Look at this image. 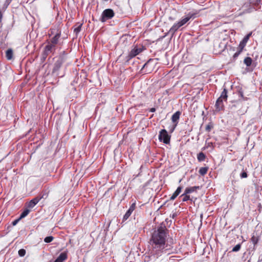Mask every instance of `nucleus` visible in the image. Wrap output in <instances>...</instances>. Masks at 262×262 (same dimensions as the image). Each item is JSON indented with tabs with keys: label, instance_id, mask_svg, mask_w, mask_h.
Masks as SVG:
<instances>
[{
	"label": "nucleus",
	"instance_id": "obj_1",
	"mask_svg": "<svg viewBox=\"0 0 262 262\" xmlns=\"http://www.w3.org/2000/svg\"><path fill=\"white\" fill-rule=\"evenodd\" d=\"M165 227H160L155 230L151 234L149 244L152 249L151 253L149 256L150 260H155L158 257L159 254L166 247V234Z\"/></svg>",
	"mask_w": 262,
	"mask_h": 262
},
{
	"label": "nucleus",
	"instance_id": "obj_2",
	"mask_svg": "<svg viewBox=\"0 0 262 262\" xmlns=\"http://www.w3.org/2000/svg\"><path fill=\"white\" fill-rule=\"evenodd\" d=\"M115 13L111 9L104 10L101 15L100 20L102 22H105L106 20L112 18L114 17Z\"/></svg>",
	"mask_w": 262,
	"mask_h": 262
},
{
	"label": "nucleus",
	"instance_id": "obj_3",
	"mask_svg": "<svg viewBox=\"0 0 262 262\" xmlns=\"http://www.w3.org/2000/svg\"><path fill=\"white\" fill-rule=\"evenodd\" d=\"M170 136L168 135L165 129H162L159 135V140L165 144H168L170 142Z\"/></svg>",
	"mask_w": 262,
	"mask_h": 262
},
{
	"label": "nucleus",
	"instance_id": "obj_4",
	"mask_svg": "<svg viewBox=\"0 0 262 262\" xmlns=\"http://www.w3.org/2000/svg\"><path fill=\"white\" fill-rule=\"evenodd\" d=\"M142 51V49L138 48L137 46H135L134 48L130 51L127 56H126V61L128 62L133 57L138 55Z\"/></svg>",
	"mask_w": 262,
	"mask_h": 262
},
{
	"label": "nucleus",
	"instance_id": "obj_5",
	"mask_svg": "<svg viewBox=\"0 0 262 262\" xmlns=\"http://www.w3.org/2000/svg\"><path fill=\"white\" fill-rule=\"evenodd\" d=\"M56 47L55 46L48 42V44L45 46L43 50V57L46 58L49 54L53 53Z\"/></svg>",
	"mask_w": 262,
	"mask_h": 262
},
{
	"label": "nucleus",
	"instance_id": "obj_6",
	"mask_svg": "<svg viewBox=\"0 0 262 262\" xmlns=\"http://www.w3.org/2000/svg\"><path fill=\"white\" fill-rule=\"evenodd\" d=\"M242 107V103L239 101H232L229 105V108L232 112H237Z\"/></svg>",
	"mask_w": 262,
	"mask_h": 262
},
{
	"label": "nucleus",
	"instance_id": "obj_7",
	"mask_svg": "<svg viewBox=\"0 0 262 262\" xmlns=\"http://www.w3.org/2000/svg\"><path fill=\"white\" fill-rule=\"evenodd\" d=\"M63 62V57H60L55 62L54 67L52 70V72L53 73H56L59 71Z\"/></svg>",
	"mask_w": 262,
	"mask_h": 262
},
{
	"label": "nucleus",
	"instance_id": "obj_8",
	"mask_svg": "<svg viewBox=\"0 0 262 262\" xmlns=\"http://www.w3.org/2000/svg\"><path fill=\"white\" fill-rule=\"evenodd\" d=\"M195 17V13H189L184 18L182 19L179 21L180 26H183L186 24L191 18H194Z\"/></svg>",
	"mask_w": 262,
	"mask_h": 262
},
{
	"label": "nucleus",
	"instance_id": "obj_9",
	"mask_svg": "<svg viewBox=\"0 0 262 262\" xmlns=\"http://www.w3.org/2000/svg\"><path fill=\"white\" fill-rule=\"evenodd\" d=\"M135 208H136V203H134L130 205L129 209L126 211V212L123 216V221H125L128 219V218L130 216V215L133 212V211L135 209Z\"/></svg>",
	"mask_w": 262,
	"mask_h": 262
},
{
	"label": "nucleus",
	"instance_id": "obj_10",
	"mask_svg": "<svg viewBox=\"0 0 262 262\" xmlns=\"http://www.w3.org/2000/svg\"><path fill=\"white\" fill-rule=\"evenodd\" d=\"M181 26H180V23L178 22L177 23L174 24L170 29L169 32L165 35L164 36H166L167 35V34L168 33H171V35L173 36L175 32L179 29V28H180Z\"/></svg>",
	"mask_w": 262,
	"mask_h": 262
},
{
	"label": "nucleus",
	"instance_id": "obj_11",
	"mask_svg": "<svg viewBox=\"0 0 262 262\" xmlns=\"http://www.w3.org/2000/svg\"><path fill=\"white\" fill-rule=\"evenodd\" d=\"M215 107L216 111L219 112L220 111L223 110L224 108L223 100L218 98L216 101Z\"/></svg>",
	"mask_w": 262,
	"mask_h": 262
},
{
	"label": "nucleus",
	"instance_id": "obj_12",
	"mask_svg": "<svg viewBox=\"0 0 262 262\" xmlns=\"http://www.w3.org/2000/svg\"><path fill=\"white\" fill-rule=\"evenodd\" d=\"M180 115H181V113L179 111H177L175 113H174L172 116V117H171L172 121L173 123H176L174 125V126L173 127V128L172 129V132L174 129L175 127L177 126V124L178 123V121L180 118Z\"/></svg>",
	"mask_w": 262,
	"mask_h": 262
},
{
	"label": "nucleus",
	"instance_id": "obj_13",
	"mask_svg": "<svg viewBox=\"0 0 262 262\" xmlns=\"http://www.w3.org/2000/svg\"><path fill=\"white\" fill-rule=\"evenodd\" d=\"M67 258V252H63L61 253L57 257L54 262H62L66 260Z\"/></svg>",
	"mask_w": 262,
	"mask_h": 262
},
{
	"label": "nucleus",
	"instance_id": "obj_14",
	"mask_svg": "<svg viewBox=\"0 0 262 262\" xmlns=\"http://www.w3.org/2000/svg\"><path fill=\"white\" fill-rule=\"evenodd\" d=\"M60 37V33H57L51 40V41H48L50 43H52V45L55 46L58 43L59 39Z\"/></svg>",
	"mask_w": 262,
	"mask_h": 262
},
{
	"label": "nucleus",
	"instance_id": "obj_15",
	"mask_svg": "<svg viewBox=\"0 0 262 262\" xmlns=\"http://www.w3.org/2000/svg\"><path fill=\"white\" fill-rule=\"evenodd\" d=\"M200 188L199 186H193L190 187H187L185 190L184 194H188L192 192L196 191L197 189Z\"/></svg>",
	"mask_w": 262,
	"mask_h": 262
},
{
	"label": "nucleus",
	"instance_id": "obj_16",
	"mask_svg": "<svg viewBox=\"0 0 262 262\" xmlns=\"http://www.w3.org/2000/svg\"><path fill=\"white\" fill-rule=\"evenodd\" d=\"M182 189V187L181 186H179L177 188V190L174 191V192L171 196L170 200H173L176 197L181 193Z\"/></svg>",
	"mask_w": 262,
	"mask_h": 262
},
{
	"label": "nucleus",
	"instance_id": "obj_17",
	"mask_svg": "<svg viewBox=\"0 0 262 262\" xmlns=\"http://www.w3.org/2000/svg\"><path fill=\"white\" fill-rule=\"evenodd\" d=\"M228 98L227 90L226 88H224L223 91L221 93L220 97L219 98L220 99L226 101Z\"/></svg>",
	"mask_w": 262,
	"mask_h": 262
},
{
	"label": "nucleus",
	"instance_id": "obj_18",
	"mask_svg": "<svg viewBox=\"0 0 262 262\" xmlns=\"http://www.w3.org/2000/svg\"><path fill=\"white\" fill-rule=\"evenodd\" d=\"M13 52L11 49H8L6 52V56L8 60H11L13 58Z\"/></svg>",
	"mask_w": 262,
	"mask_h": 262
},
{
	"label": "nucleus",
	"instance_id": "obj_19",
	"mask_svg": "<svg viewBox=\"0 0 262 262\" xmlns=\"http://www.w3.org/2000/svg\"><path fill=\"white\" fill-rule=\"evenodd\" d=\"M206 157V155L203 152H200L197 155V159L199 162L205 161Z\"/></svg>",
	"mask_w": 262,
	"mask_h": 262
},
{
	"label": "nucleus",
	"instance_id": "obj_20",
	"mask_svg": "<svg viewBox=\"0 0 262 262\" xmlns=\"http://www.w3.org/2000/svg\"><path fill=\"white\" fill-rule=\"evenodd\" d=\"M208 170V167H203L200 168L199 172L202 176H204L207 172Z\"/></svg>",
	"mask_w": 262,
	"mask_h": 262
},
{
	"label": "nucleus",
	"instance_id": "obj_21",
	"mask_svg": "<svg viewBox=\"0 0 262 262\" xmlns=\"http://www.w3.org/2000/svg\"><path fill=\"white\" fill-rule=\"evenodd\" d=\"M252 61V60L251 58H250L249 57H247L245 58L244 60V63L247 67H249L251 65Z\"/></svg>",
	"mask_w": 262,
	"mask_h": 262
},
{
	"label": "nucleus",
	"instance_id": "obj_22",
	"mask_svg": "<svg viewBox=\"0 0 262 262\" xmlns=\"http://www.w3.org/2000/svg\"><path fill=\"white\" fill-rule=\"evenodd\" d=\"M30 211V210L29 209H28V208L25 209L23 211V212L21 213V214L20 215V216H19L20 219H21L26 217L29 214Z\"/></svg>",
	"mask_w": 262,
	"mask_h": 262
},
{
	"label": "nucleus",
	"instance_id": "obj_23",
	"mask_svg": "<svg viewBox=\"0 0 262 262\" xmlns=\"http://www.w3.org/2000/svg\"><path fill=\"white\" fill-rule=\"evenodd\" d=\"M251 241L252 242L254 246H255L257 244V243L259 241V237L258 236H255L254 235H253V236H252V237L251 238Z\"/></svg>",
	"mask_w": 262,
	"mask_h": 262
},
{
	"label": "nucleus",
	"instance_id": "obj_24",
	"mask_svg": "<svg viewBox=\"0 0 262 262\" xmlns=\"http://www.w3.org/2000/svg\"><path fill=\"white\" fill-rule=\"evenodd\" d=\"M248 42V40L245 39L244 38L241 41L239 45V48L241 50H243L244 48L246 45L247 42Z\"/></svg>",
	"mask_w": 262,
	"mask_h": 262
},
{
	"label": "nucleus",
	"instance_id": "obj_25",
	"mask_svg": "<svg viewBox=\"0 0 262 262\" xmlns=\"http://www.w3.org/2000/svg\"><path fill=\"white\" fill-rule=\"evenodd\" d=\"M54 239V237L52 236H47L45 238L44 242L47 243H49L51 242Z\"/></svg>",
	"mask_w": 262,
	"mask_h": 262
},
{
	"label": "nucleus",
	"instance_id": "obj_26",
	"mask_svg": "<svg viewBox=\"0 0 262 262\" xmlns=\"http://www.w3.org/2000/svg\"><path fill=\"white\" fill-rule=\"evenodd\" d=\"M36 205L35 204V203L33 202V201L31 200L30 201H29L28 203H27V207L28 208H33Z\"/></svg>",
	"mask_w": 262,
	"mask_h": 262
},
{
	"label": "nucleus",
	"instance_id": "obj_27",
	"mask_svg": "<svg viewBox=\"0 0 262 262\" xmlns=\"http://www.w3.org/2000/svg\"><path fill=\"white\" fill-rule=\"evenodd\" d=\"M241 247V245L240 244L236 245L235 247H234L232 250L233 252H237L238 251Z\"/></svg>",
	"mask_w": 262,
	"mask_h": 262
},
{
	"label": "nucleus",
	"instance_id": "obj_28",
	"mask_svg": "<svg viewBox=\"0 0 262 262\" xmlns=\"http://www.w3.org/2000/svg\"><path fill=\"white\" fill-rule=\"evenodd\" d=\"M43 196H36L32 200L33 201V202L35 203V205H36L39 201L42 198Z\"/></svg>",
	"mask_w": 262,
	"mask_h": 262
},
{
	"label": "nucleus",
	"instance_id": "obj_29",
	"mask_svg": "<svg viewBox=\"0 0 262 262\" xmlns=\"http://www.w3.org/2000/svg\"><path fill=\"white\" fill-rule=\"evenodd\" d=\"M181 196H183V198L182 199V201L183 202H186V201H187L188 200H190V196L188 194H184V193H183Z\"/></svg>",
	"mask_w": 262,
	"mask_h": 262
},
{
	"label": "nucleus",
	"instance_id": "obj_30",
	"mask_svg": "<svg viewBox=\"0 0 262 262\" xmlns=\"http://www.w3.org/2000/svg\"><path fill=\"white\" fill-rule=\"evenodd\" d=\"M82 24H79L76 28L74 29V32L78 34L81 30Z\"/></svg>",
	"mask_w": 262,
	"mask_h": 262
},
{
	"label": "nucleus",
	"instance_id": "obj_31",
	"mask_svg": "<svg viewBox=\"0 0 262 262\" xmlns=\"http://www.w3.org/2000/svg\"><path fill=\"white\" fill-rule=\"evenodd\" d=\"M26 254V250L24 249H21L18 251V254L20 256H24Z\"/></svg>",
	"mask_w": 262,
	"mask_h": 262
},
{
	"label": "nucleus",
	"instance_id": "obj_32",
	"mask_svg": "<svg viewBox=\"0 0 262 262\" xmlns=\"http://www.w3.org/2000/svg\"><path fill=\"white\" fill-rule=\"evenodd\" d=\"M213 128V125L211 124H208L205 128V129L207 132H209L211 129Z\"/></svg>",
	"mask_w": 262,
	"mask_h": 262
},
{
	"label": "nucleus",
	"instance_id": "obj_33",
	"mask_svg": "<svg viewBox=\"0 0 262 262\" xmlns=\"http://www.w3.org/2000/svg\"><path fill=\"white\" fill-rule=\"evenodd\" d=\"M242 50H241V49H239L238 51H237L234 53V54L233 55V58H235L237 57L238 56V55L241 54V53L242 52Z\"/></svg>",
	"mask_w": 262,
	"mask_h": 262
},
{
	"label": "nucleus",
	"instance_id": "obj_34",
	"mask_svg": "<svg viewBox=\"0 0 262 262\" xmlns=\"http://www.w3.org/2000/svg\"><path fill=\"white\" fill-rule=\"evenodd\" d=\"M247 177V173L245 171H243L241 173V178H246Z\"/></svg>",
	"mask_w": 262,
	"mask_h": 262
},
{
	"label": "nucleus",
	"instance_id": "obj_35",
	"mask_svg": "<svg viewBox=\"0 0 262 262\" xmlns=\"http://www.w3.org/2000/svg\"><path fill=\"white\" fill-rule=\"evenodd\" d=\"M175 257L174 256H171L169 258V260L171 261V262H176V261H179V260L178 259H175L174 258Z\"/></svg>",
	"mask_w": 262,
	"mask_h": 262
},
{
	"label": "nucleus",
	"instance_id": "obj_36",
	"mask_svg": "<svg viewBox=\"0 0 262 262\" xmlns=\"http://www.w3.org/2000/svg\"><path fill=\"white\" fill-rule=\"evenodd\" d=\"M251 35H252V32H250L249 33H248L247 35H246L244 37V38L248 41V40L249 39V38L250 37Z\"/></svg>",
	"mask_w": 262,
	"mask_h": 262
},
{
	"label": "nucleus",
	"instance_id": "obj_37",
	"mask_svg": "<svg viewBox=\"0 0 262 262\" xmlns=\"http://www.w3.org/2000/svg\"><path fill=\"white\" fill-rule=\"evenodd\" d=\"M251 35H252V32H250L249 33H248L247 35H246L244 37V38L248 41V40L249 39V38L250 37Z\"/></svg>",
	"mask_w": 262,
	"mask_h": 262
},
{
	"label": "nucleus",
	"instance_id": "obj_38",
	"mask_svg": "<svg viewBox=\"0 0 262 262\" xmlns=\"http://www.w3.org/2000/svg\"><path fill=\"white\" fill-rule=\"evenodd\" d=\"M20 220H21V219H20V217H19L18 219L14 220V221H13V222L12 223V225L13 226L16 225Z\"/></svg>",
	"mask_w": 262,
	"mask_h": 262
},
{
	"label": "nucleus",
	"instance_id": "obj_39",
	"mask_svg": "<svg viewBox=\"0 0 262 262\" xmlns=\"http://www.w3.org/2000/svg\"><path fill=\"white\" fill-rule=\"evenodd\" d=\"M238 94L242 98H244V93L242 90H239Z\"/></svg>",
	"mask_w": 262,
	"mask_h": 262
},
{
	"label": "nucleus",
	"instance_id": "obj_40",
	"mask_svg": "<svg viewBox=\"0 0 262 262\" xmlns=\"http://www.w3.org/2000/svg\"><path fill=\"white\" fill-rule=\"evenodd\" d=\"M261 0H256V2H251L250 3L252 4H258V3H259L260 2Z\"/></svg>",
	"mask_w": 262,
	"mask_h": 262
},
{
	"label": "nucleus",
	"instance_id": "obj_41",
	"mask_svg": "<svg viewBox=\"0 0 262 262\" xmlns=\"http://www.w3.org/2000/svg\"><path fill=\"white\" fill-rule=\"evenodd\" d=\"M156 111V108H151L150 110V112H155Z\"/></svg>",
	"mask_w": 262,
	"mask_h": 262
},
{
	"label": "nucleus",
	"instance_id": "obj_42",
	"mask_svg": "<svg viewBox=\"0 0 262 262\" xmlns=\"http://www.w3.org/2000/svg\"><path fill=\"white\" fill-rule=\"evenodd\" d=\"M2 16H3L2 13L1 11H0V23L1 22V20L2 19Z\"/></svg>",
	"mask_w": 262,
	"mask_h": 262
}]
</instances>
